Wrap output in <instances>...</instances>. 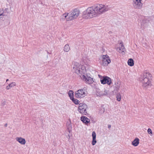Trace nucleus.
I'll return each instance as SVG.
<instances>
[{
	"instance_id": "1",
	"label": "nucleus",
	"mask_w": 154,
	"mask_h": 154,
	"mask_svg": "<svg viewBox=\"0 0 154 154\" xmlns=\"http://www.w3.org/2000/svg\"><path fill=\"white\" fill-rule=\"evenodd\" d=\"M75 72L79 75L81 79L88 84H92L94 81L93 78L86 74V71L85 67L78 63H75L73 67Z\"/></svg>"
},
{
	"instance_id": "2",
	"label": "nucleus",
	"mask_w": 154,
	"mask_h": 154,
	"mask_svg": "<svg viewBox=\"0 0 154 154\" xmlns=\"http://www.w3.org/2000/svg\"><path fill=\"white\" fill-rule=\"evenodd\" d=\"M152 75L148 72H144L143 74V79L142 81V86L145 88H148L152 85Z\"/></svg>"
},
{
	"instance_id": "3",
	"label": "nucleus",
	"mask_w": 154,
	"mask_h": 154,
	"mask_svg": "<svg viewBox=\"0 0 154 154\" xmlns=\"http://www.w3.org/2000/svg\"><path fill=\"white\" fill-rule=\"evenodd\" d=\"M83 18L85 19H90L97 17L95 10L93 7L87 8L83 15Z\"/></svg>"
},
{
	"instance_id": "4",
	"label": "nucleus",
	"mask_w": 154,
	"mask_h": 154,
	"mask_svg": "<svg viewBox=\"0 0 154 154\" xmlns=\"http://www.w3.org/2000/svg\"><path fill=\"white\" fill-rule=\"evenodd\" d=\"M94 8L97 17L99 16L109 10L108 6H105L101 4L97 5Z\"/></svg>"
},
{
	"instance_id": "5",
	"label": "nucleus",
	"mask_w": 154,
	"mask_h": 154,
	"mask_svg": "<svg viewBox=\"0 0 154 154\" xmlns=\"http://www.w3.org/2000/svg\"><path fill=\"white\" fill-rule=\"evenodd\" d=\"M87 93V91L85 89H79L75 92V96L77 98H82L86 96Z\"/></svg>"
},
{
	"instance_id": "6",
	"label": "nucleus",
	"mask_w": 154,
	"mask_h": 154,
	"mask_svg": "<svg viewBox=\"0 0 154 154\" xmlns=\"http://www.w3.org/2000/svg\"><path fill=\"white\" fill-rule=\"evenodd\" d=\"M79 14L80 11L79 10L74 9L70 14L68 18L67 19L66 21H69L75 19L79 16Z\"/></svg>"
},
{
	"instance_id": "7",
	"label": "nucleus",
	"mask_w": 154,
	"mask_h": 154,
	"mask_svg": "<svg viewBox=\"0 0 154 154\" xmlns=\"http://www.w3.org/2000/svg\"><path fill=\"white\" fill-rule=\"evenodd\" d=\"M87 108V106L86 104L83 103H80L78 107V111L82 115H87V113L86 110Z\"/></svg>"
},
{
	"instance_id": "8",
	"label": "nucleus",
	"mask_w": 154,
	"mask_h": 154,
	"mask_svg": "<svg viewBox=\"0 0 154 154\" xmlns=\"http://www.w3.org/2000/svg\"><path fill=\"white\" fill-rule=\"evenodd\" d=\"M102 58V63L103 65H107L110 63V59L108 55H103Z\"/></svg>"
},
{
	"instance_id": "9",
	"label": "nucleus",
	"mask_w": 154,
	"mask_h": 154,
	"mask_svg": "<svg viewBox=\"0 0 154 154\" xmlns=\"http://www.w3.org/2000/svg\"><path fill=\"white\" fill-rule=\"evenodd\" d=\"M101 83L103 84L106 83L108 85H110L112 83L111 79L107 76L104 77L103 79L101 80Z\"/></svg>"
},
{
	"instance_id": "10",
	"label": "nucleus",
	"mask_w": 154,
	"mask_h": 154,
	"mask_svg": "<svg viewBox=\"0 0 154 154\" xmlns=\"http://www.w3.org/2000/svg\"><path fill=\"white\" fill-rule=\"evenodd\" d=\"M15 139L16 141L22 145H25L26 143L25 139L21 137H17Z\"/></svg>"
},
{
	"instance_id": "11",
	"label": "nucleus",
	"mask_w": 154,
	"mask_h": 154,
	"mask_svg": "<svg viewBox=\"0 0 154 154\" xmlns=\"http://www.w3.org/2000/svg\"><path fill=\"white\" fill-rule=\"evenodd\" d=\"M142 0H134V5L137 8H139L142 6L141 1Z\"/></svg>"
},
{
	"instance_id": "12",
	"label": "nucleus",
	"mask_w": 154,
	"mask_h": 154,
	"mask_svg": "<svg viewBox=\"0 0 154 154\" xmlns=\"http://www.w3.org/2000/svg\"><path fill=\"white\" fill-rule=\"evenodd\" d=\"M81 120L85 124H87L90 122V119L88 118L87 117L85 116H82L81 117Z\"/></svg>"
},
{
	"instance_id": "13",
	"label": "nucleus",
	"mask_w": 154,
	"mask_h": 154,
	"mask_svg": "<svg viewBox=\"0 0 154 154\" xmlns=\"http://www.w3.org/2000/svg\"><path fill=\"white\" fill-rule=\"evenodd\" d=\"M120 44L121 45V47L118 48L117 50L119 52L123 54L124 53L125 47L122 42H121Z\"/></svg>"
},
{
	"instance_id": "14",
	"label": "nucleus",
	"mask_w": 154,
	"mask_h": 154,
	"mask_svg": "<svg viewBox=\"0 0 154 154\" xmlns=\"http://www.w3.org/2000/svg\"><path fill=\"white\" fill-rule=\"evenodd\" d=\"M92 144L94 145L97 143L96 140V134L95 131H93L92 133Z\"/></svg>"
},
{
	"instance_id": "15",
	"label": "nucleus",
	"mask_w": 154,
	"mask_h": 154,
	"mask_svg": "<svg viewBox=\"0 0 154 154\" xmlns=\"http://www.w3.org/2000/svg\"><path fill=\"white\" fill-rule=\"evenodd\" d=\"M0 11L4 14H6L9 12V10L8 8L4 7L0 9Z\"/></svg>"
},
{
	"instance_id": "16",
	"label": "nucleus",
	"mask_w": 154,
	"mask_h": 154,
	"mask_svg": "<svg viewBox=\"0 0 154 154\" xmlns=\"http://www.w3.org/2000/svg\"><path fill=\"white\" fill-rule=\"evenodd\" d=\"M139 143V139L137 138H136L132 142V144L134 146H138Z\"/></svg>"
},
{
	"instance_id": "17",
	"label": "nucleus",
	"mask_w": 154,
	"mask_h": 154,
	"mask_svg": "<svg viewBox=\"0 0 154 154\" xmlns=\"http://www.w3.org/2000/svg\"><path fill=\"white\" fill-rule=\"evenodd\" d=\"M16 83L15 82H12L9 84L8 86L6 87V88L7 90H8L11 88L16 86Z\"/></svg>"
},
{
	"instance_id": "18",
	"label": "nucleus",
	"mask_w": 154,
	"mask_h": 154,
	"mask_svg": "<svg viewBox=\"0 0 154 154\" xmlns=\"http://www.w3.org/2000/svg\"><path fill=\"white\" fill-rule=\"evenodd\" d=\"M6 16L7 15L6 14H4L0 11V21H3Z\"/></svg>"
},
{
	"instance_id": "19",
	"label": "nucleus",
	"mask_w": 154,
	"mask_h": 154,
	"mask_svg": "<svg viewBox=\"0 0 154 154\" xmlns=\"http://www.w3.org/2000/svg\"><path fill=\"white\" fill-rule=\"evenodd\" d=\"M128 65L130 66H132L134 65V60L131 58L128 60Z\"/></svg>"
},
{
	"instance_id": "20",
	"label": "nucleus",
	"mask_w": 154,
	"mask_h": 154,
	"mask_svg": "<svg viewBox=\"0 0 154 154\" xmlns=\"http://www.w3.org/2000/svg\"><path fill=\"white\" fill-rule=\"evenodd\" d=\"M70 48L68 44H66L64 47V51H65L68 52L69 51Z\"/></svg>"
},
{
	"instance_id": "21",
	"label": "nucleus",
	"mask_w": 154,
	"mask_h": 154,
	"mask_svg": "<svg viewBox=\"0 0 154 154\" xmlns=\"http://www.w3.org/2000/svg\"><path fill=\"white\" fill-rule=\"evenodd\" d=\"M68 94L70 99L71 100L73 99V92L72 91L70 90L69 91Z\"/></svg>"
},
{
	"instance_id": "22",
	"label": "nucleus",
	"mask_w": 154,
	"mask_h": 154,
	"mask_svg": "<svg viewBox=\"0 0 154 154\" xmlns=\"http://www.w3.org/2000/svg\"><path fill=\"white\" fill-rule=\"evenodd\" d=\"M71 100L75 104H78L79 103V101L78 100L74 99V98L73 99H72Z\"/></svg>"
},
{
	"instance_id": "23",
	"label": "nucleus",
	"mask_w": 154,
	"mask_h": 154,
	"mask_svg": "<svg viewBox=\"0 0 154 154\" xmlns=\"http://www.w3.org/2000/svg\"><path fill=\"white\" fill-rule=\"evenodd\" d=\"M68 13H66L63 14V15H62V18L64 19H66V20L68 18H66L68 16Z\"/></svg>"
},
{
	"instance_id": "24",
	"label": "nucleus",
	"mask_w": 154,
	"mask_h": 154,
	"mask_svg": "<svg viewBox=\"0 0 154 154\" xmlns=\"http://www.w3.org/2000/svg\"><path fill=\"white\" fill-rule=\"evenodd\" d=\"M116 98L117 100L119 101H120L121 100V95L120 94H118L116 96Z\"/></svg>"
},
{
	"instance_id": "25",
	"label": "nucleus",
	"mask_w": 154,
	"mask_h": 154,
	"mask_svg": "<svg viewBox=\"0 0 154 154\" xmlns=\"http://www.w3.org/2000/svg\"><path fill=\"white\" fill-rule=\"evenodd\" d=\"M147 132H148V133L149 134H152V131L151 129L150 128H149L148 129Z\"/></svg>"
},
{
	"instance_id": "26",
	"label": "nucleus",
	"mask_w": 154,
	"mask_h": 154,
	"mask_svg": "<svg viewBox=\"0 0 154 154\" xmlns=\"http://www.w3.org/2000/svg\"><path fill=\"white\" fill-rule=\"evenodd\" d=\"M111 127V125H109L108 126V128H110Z\"/></svg>"
},
{
	"instance_id": "27",
	"label": "nucleus",
	"mask_w": 154,
	"mask_h": 154,
	"mask_svg": "<svg viewBox=\"0 0 154 154\" xmlns=\"http://www.w3.org/2000/svg\"><path fill=\"white\" fill-rule=\"evenodd\" d=\"M9 80L8 79H7L6 80V82H8Z\"/></svg>"
}]
</instances>
